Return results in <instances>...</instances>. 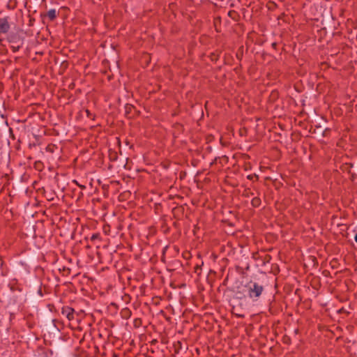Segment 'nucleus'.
<instances>
[{"label":"nucleus","instance_id":"1","mask_svg":"<svg viewBox=\"0 0 357 357\" xmlns=\"http://www.w3.org/2000/svg\"><path fill=\"white\" fill-rule=\"evenodd\" d=\"M38 250H32L21 257H17L13 261V270L15 273L24 276L28 275L32 266H35L36 271H40L44 275V269L39 265H36Z\"/></svg>","mask_w":357,"mask_h":357},{"label":"nucleus","instance_id":"2","mask_svg":"<svg viewBox=\"0 0 357 357\" xmlns=\"http://www.w3.org/2000/svg\"><path fill=\"white\" fill-rule=\"evenodd\" d=\"M26 296L29 306H36L44 297L42 279L38 275H30L25 282Z\"/></svg>","mask_w":357,"mask_h":357},{"label":"nucleus","instance_id":"3","mask_svg":"<svg viewBox=\"0 0 357 357\" xmlns=\"http://www.w3.org/2000/svg\"><path fill=\"white\" fill-rule=\"evenodd\" d=\"M26 36V31L20 28L15 29L8 33L6 39L13 52H17L24 47L27 48Z\"/></svg>","mask_w":357,"mask_h":357},{"label":"nucleus","instance_id":"4","mask_svg":"<svg viewBox=\"0 0 357 357\" xmlns=\"http://www.w3.org/2000/svg\"><path fill=\"white\" fill-rule=\"evenodd\" d=\"M16 291L22 292V288L15 287L14 285H8V288L6 289L0 288V302L4 303L12 309H15L17 307H19L20 298L19 296L15 294Z\"/></svg>","mask_w":357,"mask_h":357},{"label":"nucleus","instance_id":"5","mask_svg":"<svg viewBox=\"0 0 357 357\" xmlns=\"http://www.w3.org/2000/svg\"><path fill=\"white\" fill-rule=\"evenodd\" d=\"M59 324L61 325L56 319H53V321L47 323V326L45 328V333L44 334V340L45 342L47 340L50 342L52 340H57L61 330Z\"/></svg>","mask_w":357,"mask_h":357},{"label":"nucleus","instance_id":"6","mask_svg":"<svg viewBox=\"0 0 357 357\" xmlns=\"http://www.w3.org/2000/svg\"><path fill=\"white\" fill-rule=\"evenodd\" d=\"M245 290L248 294V298L253 301H257L261 296L264 287L257 282L250 280L245 284Z\"/></svg>","mask_w":357,"mask_h":357},{"label":"nucleus","instance_id":"7","mask_svg":"<svg viewBox=\"0 0 357 357\" xmlns=\"http://www.w3.org/2000/svg\"><path fill=\"white\" fill-rule=\"evenodd\" d=\"M250 257V252L248 248L241 247L237 257L236 261L238 265H236V270L244 269L248 271L250 269V264L248 260Z\"/></svg>","mask_w":357,"mask_h":357},{"label":"nucleus","instance_id":"8","mask_svg":"<svg viewBox=\"0 0 357 357\" xmlns=\"http://www.w3.org/2000/svg\"><path fill=\"white\" fill-rule=\"evenodd\" d=\"M10 29V24H9V17L6 16L4 14L0 12V34L1 33H8ZM2 41V39L0 38V43Z\"/></svg>","mask_w":357,"mask_h":357},{"label":"nucleus","instance_id":"9","mask_svg":"<svg viewBox=\"0 0 357 357\" xmlns=\"http://www.w3.org/2000/svg\"><path fill=\"white\" fill-rule=\"evenodd\" d=\"M67 344L56 340L54 350L59 353L60 357H68Z\"/></svg>","mask_w":357,"mask_h":357},{"label":"nucleus","instance_id":"10","mask_svg":"<svg viewBox=\"0 0 357 357\" xmlns=\"http://www.w3.org/2000/svg\"><path fill=\"white\" fill-rule=\"evenodd\" d=\"M125 116L129 119H134L135 117L139 115V111L131 104H126L124 107Z\"/></svg>","mask_w":357,"mask_h":357},{"label":"nucleus","instance_id":"11","mask_svg":"<svg viewBox=\"0 0 357 357\" xmlns=\"http://www.w3.org/2000/svg\"><path fill=\"white\" fill-rule=\"evenodd\" d=\"M55 310V306L54 304H47L45 308L42 310V320L45 323L50 322L53 321L52 319L50 312Z\"/></svg>","mask_w":357,"mask_h":357},{"label":"nucleus","instance_id":"12","mask_svg":"<svg viewBox=\"0 0 357 357\" xmlns=\"http://www.w3.org/2000/svg\"><path fill=\"white\" fill-rule=\"evenodd\" d=\"M54 62L55 64L59 67V73L60 75L63 74L66 70L68 68L69 63L67 60L64 59L63 57H56L54 59Z\"/></svg>","mask_w":357,"mask_h":357},{"label":"nucleus","instance_id":"13","mask_svg":"<svg viewBox=\"0 0 357 357\" xmlns=\"http://www.w3.org/2000/svg\"><path fill=\"white\" fill-rule=\"evenodd\" d=\"M185 130L184 126L181 123H175L172 126V135L174 139L178 138L183 134Z\"/></svg>","mask_w":357,"mask_h":357},{"label":"nucleus","instance_id":"14","mask_svg":"<svg viewBox=\"0 0 357 357\" xmlns=\"http://www.w3.org/2000/svg\"><path fill=\"white\" fill-rule=\"evenodd\" d=\"M354 167L353 163L346 162L341 165L340 169L343 172H347V173L351 174L350 179L354 181L356 178L357 175L356 173H353L351 172V169Z\"/></svg>","mask_w":357,"mask_h":357},{"label":"nucleus","instance_id":"15","mask_svg":"<svg viewBox=\"0 0 357 357\" xmlns=\"http://www.w3.org/2000/svg\"><path fill=\"white\" fill-rule=\"evenodd\" d=\"M339 22L337 20L331 16L330 17L328 15L326 17V26L328 27V30L331 31V30H335L337 29V26L339 25Z\"/></svg>","mask_w":357,"mask_h":357},{"label":"nucleus","instance_id":"16","mask_svg":"<svg viewBox=\"0 0 357 357\" xmlns=\"http://www.w3.org/2000/svg\"><path fill=\"white\" fill-rule=\"evenodd\" d=\"M59 12L56 11V9H50L47 13H41L40 17L44 20L45 17H48L50 21H54L57 15H59Z\"/></svg>","mask_w":357,"mask_h":357},{"label":"nucleus","instance_id":"17","mask_svg":"<svg viewBox=\"0 0 357 357\" xmlns=\"http://www.w3.org/2000/svg\"><path fill=\"white\" fill-rule=\"evenodd\" d=\"M75 310L69 306H63L61 309V314L69 321L74 319Z\"/></svg>","mask_w":357,"mask_h":357},{"label":"nucleus","instance_id":"18","mask_svg":"<svg viewBox=\"0 0 357 357\" xmlns=\"http://www.w3.org/2000/svg\"><path fill=\"white\" fill-rule=\"evenodd\" d=\"M235 298L238 300L248 298V294L245 290V285L243 286L242 288H241L240 287L237 288V291L235 294Z\"/></svg>","mask_w":357,"mask_h":357},{"label":"nucleus","instance_id":"19","mask_svg":"<svg viewBox=\"0 0 357 357\" xmlns=\"http://www.w3.org/2000/svg\"><path fill=\"white\" fill-rule=\"evenodd\" d=\"M112 50L109 48L107 49V52L108 54V57L110 59H114V60L117 62L116 59L118 58V51L116 50V46L114 45H111Z\"/></svg>","mask_w":357,"mask_h":357},{"label":"nucleus","instance_id":"20","mask_svg":"<svg viewBox=\"0 0 357 357\" xmlns=\"http://www.w3.org/2000/svg\"><path fill=\"white\" fill-rule=\"evenodd\" d=\"M325 127V123H322V126H314V128H312L311 127L310 132L312 134H315L317 137H322L321 132L324 131V128Z\"/></svg>","mask_w":357,"mask_h":357},{"label":"nucleus","instance_id":"21","mask_svg":"<svg viewBox=\"0 0 357 357\" xmlns=\"http://www.w3.org/2000/svg\"><path fill=\"white\" fill-rule=\"evenodd\" d=\"M15 192H26L27 188L22 183L19 182L18 179L15 181Z\"/></svg>","mask_w":357,"mask_h":357},{"label":"nucleus","instance_id":"22","mask_svg":"<svg viewBox=\"0 0 357 357\" xmlns=\"http://www.w3.org/2000/svg\"><path fill=\"white\" fill-rule=\"evenodd\" d=\"M228 16L231 18L234 22H237L240 20V15L234 10H231L228 12Z\"/></svg>","mask_w":357,"mask_h":357},{"label":"nucleus","instance_id":"23","mask_svg":"<svg viewBox=\"0 0 357 357\" xmlns=\"http://www.w3.org/2000/svg\"><path fill=\"white\" fill-rule=\"evenodd\" d=\"M109 159L111 162H114L117 160L119 156L116 151L109 149Z\"/></svg>","mask_w":357,"mask_h":357},{"label":"nucleus","instance_id":"24","mask_svg":"<svg viewBox=\"0 0 357 357\" xmlns=\"http://www.w3.org/2000/svg\"><path fill=\"white\" fill-rule=\"evenodd\" d=\"M96 241H98L99 243L101 241L100 234L99 233L93 234L90 238V241L93 243V245H96Z\"/></svg>","mask_w":357,"mask_h":357},{"label":"nucleus","instance_id":"25","mask_svg":"<svg viewBox=\"0 0 357 357\" xmlns=\"http://www.w3.org/2000/svg\"><path fill=\"white\" fill-rule=\"evenodd\" d=\"M59 271L63 273V276H68L70 274V268L65 266H59Z\"/></svg>","mask_w":357,"mask_h":357},{"label":"nucleus","instance_id":"26","mask_svg":"<svg viewBox=\"0 0 357 357\" xmlns=\"http://www.w3.org/2000/svg\"><path fill=\"white\" fill-rule=\"evenodd\" d=\"M121 314L123 319H128L131 316L132 312L128 307H126L121 310Z\"/></svg>","mask_w":357,"mask_h":357},{"label":"nucleus","instance_id":"27","mask_svg":"<svg viewBox=\"0 0 357 357\" xmlns=\"http://www.w3.org/2000/svg\"><path fill=\"white\" fill-rule=\"evenodd\" d=\"M261 201L259 197H255L251 200V204L253 207L257 208L261 205Z\"/></svg>","mask_w":357,"mask_h":357},{"label":"nucleus","instance_id":"28","mask_svg":"<svg viewBox=\"0 0 357 357\" xmlns=\"http://www.w3.org/2000/svg\"><path fill=\"white\" fill-rule=\"evenodd\" d=\"M243 50H244V47L243 45H241V47H238V49L236 52V56L237 59L239 61H241L243 59Z\"/></svg>","mask_w":357,"mask_h":357},{"label":"nucleus","instance_id":"29","mask_svg":"<svg viewBox=\"0 0 357 357\" xmlns=\"http://www.w3.org/2000/svg\"><path fill=\"white\" fill-rule=\"evenodd\" d=\"M261 265L264 266L266 263H269L271 260V256L268 254H265L264 257H261Z\"/></svg>","mask_w":357,"mask_h":357},{"label":"nucleus","instance_id":"30","mask_svg":"<svg viewBox=\"0 0 357 357\" xmlns=\"http://www.w3.org/2000/svg\"><path fill=\"white\" fill-rule=\"evenodd\" d=\"M279 93L278 91H273L270 95V99L272 101H275L278 98Z\"/></svg>","mask_w":357,"mask_h":357},{"label":"nucleus","instance_id":"31","mask_svg":"<svg viewBox=\"0 0 357 357\" xmlns=\"http://www.w3.org/2000/svg\"><path fill=\"white\" fill-rule=\"evenodd\" d=\"M209 57L212 61H217L220 57V54L216 52H212L209 55Z\"/></svg>","mask_w":357,"mask_h":357},{"label":"nucleus","instance_id":"32","mask_svg":"<svg viewBox=\"0 0 357 357\" xmlns=\"http://www.w3.org/2000/svg\"><path fill=\"white\" fill-rule=\"evenodd\" d=\"M142 324V321L140 318H136L133 321L134 327L137 328H139Z\"/></svg>","mask_w":357,"mask_h":357},{"label":"nucleus","instance_id":"33","mask_svg":"<svg viewBox=\"0 0 357 357\" xmlns=\"http://www.w3.org/2000/svg\"><path fill=\"white\" fill-rule=\"evenodd\" d=\"M282 341L285 344H291V338L287 335H283Z\"/></svg>","mask_w":357,"mask_h":357},{"label":"nucleus","instance_id":"34","mask_svg":"<svg viewBox=\"0 0 357 357\" xmlns=\"http://www.w3.org/2000/svg\"><path fill=\"white\" fill-rule=\"evenodd\" d=\"M331 132V130L330 128H325L324 129V131L321 133L322 137H328L329 136L330 133Z\"/></svg>","mask_w":357,"mask_h":357},{"label":"nucleus","instance_id":"35","mask_svg":"<svg viewBox=\"0 0 357 357\" xmlns=\"http://www.w3.org/2000/svg\"><path fill=\"white\" fill-rule=\"evenodd\" d=\"M337 264H338V261H337V259H333L330 262V265H331V268H337Z\"/></svg>","mask_w":357,"mask_h":357},{"label":"nucleus","instance_id":"36","mask_svg":"<svg viewBox=\"0 0 357 357\" xmlns=\"http://www.w3.org/2000/svg\"><path fill=\"white\" fill-rule=\"evenodd\" d=\"M252 258H253L255 260H258L259 259H261V256H260L259 252H255L252 254Z\"/></svg>","mask_w":357,"mask_h":357},{"label":"nucleus","instance_id":"37","mask_svg":"<svg viewBox=\"0 0 357 357\" xmlns=\"http://www.w3.org/2000/svg\"><path fill=\"white\" fill-rule=\"evenodd\" d=\"M243 195L245 197L253 196L254 193L250 192V190L248 188L244 190Z\"/></svg>","mask_w":357,"mask_h":357},{"label":"nucleus","instance_id":"38","mask_svg":"<svg viewBox=\"0 0 357 357\" xmlns=\"http://www.w3.org/2000/svg\"><path fill=\"white\" fill-rule=\"evenodd\" d=\"M143 59L145 60L146 64L148 65L149 63L151 61V56L150 54L148 53H145L143 56Z\"/></svg>","mask_w":357,"mask_h":357},{"label":"nucleus","instance_id":"39","mask_svg":"<svg viewBox=\"0 0 357 357\" xmlns=\"http://www.w3.org/2000/svg\"><path fill=\"white\" fill-rule=\"evenodd\" d=\"M84 112L88 118H92L94 119L95 115L91 113L88 109H84Z\"/></svg>","mask_w":357,"mask_h":357},{"label":"nucleus","instance_id":"40","mask_svg":"<svg viewBox=\"0 0 357 357\" xmlns=\"http://www.w3.org/2000/svg\"><path fill=\"white\" fill-rule=\"evenodd\" d=\"M255 178L257 180L259 179V176L256 174H250L247 176V178L249 180H253V178Z\"/></svg>","mask_w":357,"mask_h":357},{"label":"nucleus","instance_id":"41","mask_svg":"<svg viewBox=\"0 0 357 357\" xmlns=\"http://www.w3.org/2000/svg\"><path fill=\"white\" fill-rule=\"evenodd\" d=\"M337 313L338 314H343V313H345L347 314H349V312L347 311V309H345L344 307H342L340 308V310H337Z\"/></svg>","mask_w":357,"mask_h":357},{"label":"nucleus","instance_id":"42","mask_svg":"<svg viewBox=\"0 0 357 357\" xmlns=\"http://www.w3.org/2000/svg\"><path fill=\"white\" fill-rule=\"evenodd\" d=\"M29 20L28 25L29 26H33L34 24V22H35V19L33 17H30V15H29Z\"/></svg>","mask_w":357,"mask_h":357},{"label":"nucleus","instance_id":"43","mask_svg":"<svg viewBox=\"0 0 357 357\" xmlns=\"http://www.w3.org/2000/svg\"><path fill=\"white\" fill-rule=\"evenodd\" d=\"M247 132H248L247 128H243L240 129L239 134H240L241 136H243V135H245L247 134Z\"/></svg>","mask_w":357,"mask_h":357},{"label":"nucleus","instance_id":"44","mask_svg":"<svg viewBox=\"0 0 357 357\" xmlns=\"http://www.w3.org/2000/svg\"><path fill=\"white\" fill-rule=\"evenodd\" d=\"M331 56L337 55L339 54V51L337 48H332L331 50Z\"/></svg>","mask_w":357,"mask_h":357},{"label":"nucleus","instance_id":"45","mask_svg":"<svg viewBox=\"0 0 357 357\" xmlns=\"http://www.w3.org/2000/svg\"><path fill=\"white\" fill-rule=\"evenodd\" d=\"M314 266H318V261L315 257H311Z\"/></svg>","mask_w":357,"mask_h":357},{"label":"nucleus","instance_id":"46","mask_svg":"<svg viewBox=\"0 0 357 357\" xmlns=\"http://www.w3.org/2000/svg\"><path fill=\"white\" fill-rule=\"evenodd\" d=\"M198 270H202V268L199 265H197L195 267V272L197 273L198 275H200V273L198 272Z\"/></svg>","mask_w":357,"mask_h":357},{"label":"nucleus","instance_id":"47","mask_svg":"<svg viewBox=\"0 0 357 357\" xmlns=\"http://www.w3.org/2000/svg\"><path fill=\"white\" fill-rule=\"evenodd\" d=\"M278 43L276 42H274L271 44V46L273 49L276 50L277 49V47H278Z\"/></svg>","mask_w":357,"mask_h":357},{"label":"nucleus","instance_id":"48","mask_svg":"<svg viewBox=\"0 0 357 357\" xmlns=\"http://www.w3.org/2000/svg\"><path fill=\"white\" fill-rule=\"evenodd\" d=\"M156 343H158V340H157L156 339H153V340H152L150 342V344H151V345H154V344H155Z\"/></svg>","mask_w":357,"mask_h":357},{"label":"nucleus","instance_id":"49","mask_svg":"<svg viewBox=\"0 0 357 357\" xmlns=\"http://www.w3.org/2000/svg\"><path fill=\"white\" fill-rule=\"evenodd\" d=\"M46 150H47V151H51V152H52V151H52V149L51 148V146H50V145H48V146L46 147Z\"/></svg>","mask_w":357,"mask_h":357},{"label":"nucleus","instance_id":"50","mask_svg":"<svg viewBox=\"0 0 357 357\" xmlns=\"http://www.w3.org/2000/svg\"><path fill=\"white\" fill-rule=\"evenodd\" d=\"M36 146V143H32V144H31V143H29V148H31V149L32 147Z\"/></svg>","mask_w":357,"mask_h":357},{"label":"nucleus","instance_id":"51","mask_svg":"<svg viewBox=\"0 0 357 357\" xmlns=\"http://www.w3.org/2000/svg\"><path fill=\"white\" fill-rule=\"evenodd\" d=\"M248 165L249 166V168H250V163L246 164V165H245V170H248Z\"/></svg>","mask_w":357,"mask_h":357},{"label":"nucleus","instance_id":"52","mask_svg":"<svg viewBox=\"0 0 357 357\" xmlns=\"http://www.w3.org/2000/svg\"><path fill=\"white\" fill-rule=\"evenodd\" d=\"M128 158H126V162H128ZM126 165H127V162H126L125 164H123V163L121 164V167H123L124 168H126Z\"/></svg>","mask_w":357,"mask_h":357},{"label":"nucleus","instance_id":"53","mask_svg":"<svg viewBox=\"0 0 357 357\" xmlns=\"http://www.w3.org/2000/svg\"><path fill=\"white\" fill-rule=\"evenodd\" d=\"M317 120L318 121V124L317 126H322V123H324L321 122L318 119H317Z\"/></svg>","mask_w":357,"mask_h":357},{"label":"nucleus","instance_id":"54","mask_svg":"<svg viewBox=\"0 0 357 357\" xmlns=\"http://www.w3.org/2000/svg\"><path fill=\"white\" fill-rule=\"evenodd\" d=\"M354 170H355L354 173H356L357 174V163H356V165H355Z\"/></svg>","mask_w":357,"mask_h":357},{"label":"nucleus","instance_id":"55","mask_svg":"<svg viewBox=\"0 0 357 357\" xmlns=\"http://www.w3.org/2000/svg\"><path fill=\"white\" fill-rule=\"evenodd\" d=\"M354 238L356 243H357V233L355 234Z\"/></svg>","mask_w":357,"mask_h":357},{"label":"nucleus","instance_id":"56","mask_svg":"<svg viewBox=\"0 0 357 357\" xmlns=\"http://www.w3.org/2000/svg\"><path fill=\"white\" fill-rule=\"evenodd\" d=\"M217 160H218V158H215V160H214V161H213V162H211V165H213L215 162H216Z\"/></svg>","mask_w":357,"mask_h":357},{"label":"nucleus","instance_id":"57","mask_svg":"<svg viewBox=\"0 0 357 357\" xmlns=\"http://www.w3.org/2000/svg\"><path fill=\"white\" fill-rule=\"evenodd\" d=\"M9 131H10V135H13V129H12V128H10Z\"/></svg>","mask_w":357,"mask_h":357},{"label":"nucleus","instance_id":"58","mask_svg":"<svg viewBox=\"0 0 357 357\" xmlns=\"http://www.w3.org/2000/svg\"><path fill=\"white\" fill-rule=\"evenodd\" d=\"M3 126V122H2V120L0 119V126Z\"/></svg>","mask_w":357,"mask_h":357},{"label":"nucleus","instance_id":"59","mask_svg":"<svg viewBox=\"0 0 357 357\" xmlns=\"http://www.w3.org/2000/svg\"><path fill=\"white\" fill-rule=\"evenodd\" d=\"M4 123H5L6 126H8V122H7V120H6Z\"/></svg>","mask_w":357,"mask_h":357},{"label":"nucleus","instance_id":"60","mask_svg":"<svg viewBox=\"0 0 357 357\" xmlns=\"http://www.w3.org/2000/svg\"><path fill=\"white\" fill-rule=\"evenodd\" d=\"M177 344H179L180 346L181 345V342L180 341H178Z\"/></svg>","mask_w":357,"mask_h":357},{"label":"nucleus","instance_id":"61","mask_svg":"<svg viewBox=\"0 0 357 357\" xmlns=\"http://www.w3.org/2000/svg\"><path fill=\"white\" fill-rule=\"evenodd\" d=\"M1 118L5 119L6 118L3 114L1 115Z\"/></svg>","mask_w":357,"mask_h":357},{"label":"nucleus","instance_id":"62","mask_svg":"<svg viewBox=\"0 0 357 357\" xmlns=\"http://www.w3.org/2000/svg\"><path fill=\"white\" fill-rule=\"evenodd\" d=\"M73 357H79L77 354H74Z\"/></svg>","mask_w":357,"mask_h":357},{"label":"nucleus","instance_id":"63","mask_svg":"<svg viewBox=\"0 0 357 357\" xmlns=\"http://www.w3.org/2000/svg\"><path fill=\"white\" fill-rule=\"evenodd\" d=\"M223 158L227 159V160L228 159V158L226 155H224Z\"/></svg>","mask_w":357,"mask_h":357},{"label":"nucleus","instance_id":"64","mask_svg":"<svg viewBox=\"0 0 357 357\" xmlns=\"http://www.w3.org/2000/svg\"><path fill=\"white\" fill-rule=\"evenodd\" d=\"M80 187H81L82 188H85V186H84V185H80Z\"/></svg>","mask_w":357,"mask_h":357}]
</instances>
